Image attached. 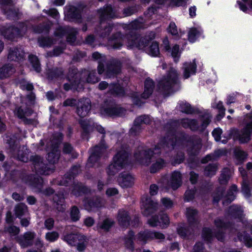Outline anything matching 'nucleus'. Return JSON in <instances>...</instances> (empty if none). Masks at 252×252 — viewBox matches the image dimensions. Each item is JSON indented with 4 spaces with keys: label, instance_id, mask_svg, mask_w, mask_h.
Masks as SVG:
<instances>
[{
    "label": "nucleus",
    "instance_id": "f257e3e1",
    "mask_svg": "<svg viewBox=\"0 0 252 252\" xmlns=\"http://www.w3.org/2000/svg\"><path fill=\"white\" fill-rule=\"evenodd\" d=\"M155 38V33L141 36L136 32H131L127 35V46L130 49L144 50L152 57H158L159 54V44L152 40Z\"/></svg>",
    "mask_w": 252,
    "mask_h": 252
},
{
    "label": "nucleus",
    "instance_id": "f03ea898",
    "mask_svg": "<svg viewBox=\"0 0 252 252\" xmlns=\"http://www.w3.org/2000/svg\"><path fill=\"white\" fill-rule=\"evenodd\" d=\"M130 154L128 151L121 149L113 156L111 163L106 168L109 176H114L120 170L126 168L129 164Z\"/></svg>",
    "mask_w": 252,
    "mask_h": 252
},
{
    "label": "nucleus",
    "instance_id": "7ed1b4c3",
    "mask_svg": "<svg viewBox=\"0 0 252 252\" xmlns=\"http://www.w3.org/2000/svg\"><path fill=\"white\" fill-rule=\"evenodd\" d=\"M179 82V74L177 71L171 67L167 71L158 84V88L165 94H168L173 90V88Z\"/></svg>",
    "mask_w": 252,
    "mask_h": 252
},
{
    "label": "nucleus",
    "instance_id": "20e7f679",
    "mask_svg": "<svg viewBox=\"0 0 252 252\" xmlns=\"http://www.w3.org/2000/svg\"><path fill=\"white\" fill-rule=\"evenodd\" d=\"M39 192L42 193L46 197H49L53 195V202L57 209L60 212L64 211L63 207L65 199L64 194L63 192L58 191L55 193V190L51 187H49L45 189L42 188L39 190Z\"/></svg>",
    "mask_w": 252,
    "mask_h": 252
},
{
    "label": "nucleus",
    "instance_id": "39448f33",
    "mask_svg": "<svg viewBox=\"0 0 252 252\" xmlns=\"http://www.w3.org/2000/svg\"><path fill=\"white\" fill-rule=\"evenodd\" d=\"M157 152L158 151L155 150V148L142 149L135 152L134 153V157L139 164L148 166L151 164L152 158L155 155L160 154H158Z\"/></svg>",
    "mask_w": 252,
    "mask_h": 252
},
{
    "label": "nucleus",
    "instance_id": "423d86ee",
    "mask_svg": "<svg viewBox=\"0 0 252 252\" xmlns=\"http://www.w3.org/2000/svg\"><path fill=\"white\" fill-rule=\"evenodd\" d=\"M82 202L85 209L88 212L95 211L102 207L101 198L98 195L86 196Z\"/></svg>",
    "mask_w": 252,
    "mask_h": 252
},
{
    "label": "nucleus",
    "instance_id": "0eeeda50",
    "mask_svg": "<svg viewBox=\"0 0 252 252\" xmlns=\"http://www.w3.org/2000/svg\"><path fill=\"white\" fill-rule=\"evenodd\" d=\"M158 208V203L154 201L151 197H146L143 200L141 209L144 216L148 217L155 213Z\"/></svg>",
    "mask_w": 252,
    "mask_h": 252
},
{
    "label": "nucleus",
    "instance_id": "6e6552de",
    "mask_svg": "<svg viewBox=\"0 0 252 252\" xmlns=\"http://www.w3.org/2000/svg\"><path fill=\"white\" fill-rule=\"evenodd\" d=\"M132 32H129L126 35L121 32H114L108 38L109 44L114 49L119 50L122 48L124 45V40L126 38L127 39V35ZM127 41L126 42V43Z\"/></svg>",
    "mask_w": 252,
    "mask_h": 252
},
{
    "label": "nucleus",
    "instance_id": "1a4fd4ad",
    "mask_svg": "<svg viewBox=\"0 0 252 252\" xmlns=\"http://www.w3.org/2000/svg\"><path fill=\"white\" fill-rule=\"evenodd\" d=\"M66 18L68 21L77 24H81L83 22L82 9L74 5L69 6L66 14Z\"/></svg>",
    "mask_w": 252,
    "mask_h": 252
},
{
    "label": "nucleus",
    "instance_id": "9d476101",
    "mask_svg": "<svg viewBox=\"0 0 252 252\" xmlns=\"http://www.w3.org/2000/svg\"><path fill=\"white\" fill-rule=\"evenodd\" d=\"M122 63L120 61L115 60L106 65L105 75L106 78L116 77L121 72Z\"/></svg>",
    "mask_w": 252,
    "mask_h": 252
},
{
    "label": "nucleus",
    "instance_id": "9b49d317",
    "mask_svg": "<svg viewBox=\"0 0 252 252\" xmlns=\"http://www.w3.org/2000/svg\"><path fill=\"white\" fill-rule=\"evenodd\" d=\"M175 137L166 135L161 138L158 143L155 145V150L158 151V154H161V148H171L174 149L176 147Z\"/></svg>",
    "mask_w": 252,
    "mask_h": 252
},
{
    "label": "nucleus",
    "instance_id": "f8f14e48",
    "mask_svg": "<svg viewBox=\"0 0 252 252\" xmlns=\"http://www.w3.org/2000/svg\"><path fill=\"white\" fill-rule=\"evenodd\" d=\"M252 126L248 124H246V126L241 129V133H239L237 130L235 133V137L239 141L241 144H245L249 142L252 138Z\"/></svg>",
    "mask_w": 252,
    "mask_h": 252
},
{
    "label": "nucleus",
    "instance_id": "ddd939ff",
    "mask_svg": "<svg viewBox=\"0 0 252 252\" xmlns=\"http://www.w3.org/2000/svg\"><path fill=\"white\" fill-rule=\"evenodd\" d=\"M124 109L116 105H110L106 103L105 106L101 109L102 114L109 117L120 116L124 113Z\"/></svg>",
    "mask_w": 252,
    "mask_h": 252
},
{
    "label": "nucleus",
    "instance_id": "4468645a",
    "mask_svg": "<svg viewBox=\"0 0 252 252\" xmlns=\"http://www.w3.org/2000/svg\"><path fill=\"white\" fill-rule=\"evenodd\" d=\"M97 13L99 15L101 21L112 19L115 16V12L112 6L110 4H106L102 7L97 10Z\"/></svg>",
    "mask_w": 252,
    "mask_h": 252
},
{
    "label": "nucleus",
    "instance_id": "2eb2a0df",
    "mask_svg": "<svg viewBox=\"0 0 252 252\" xmlns=\"http://www.w3.org/2000/svg\"><path fill=\"white\" fill-rule=\"evenodd\" d=\"M35 236L34 232L27 231L23 236L18 237L17 241L22 248H28L32 246Z\"/></svg>",
    "mask_w": 252,
    "mask_h": 252
},
{
    "label": "nucleus",
    "instance_id": "dca6fc26",
    "mask_svg": "<svg viewBox=\"0 0 252 252\" xmlns=\"http://www.w3.org/2000/svg\"><path fill=\"white\" fill-rule=\"evenodd\" d=\"M2 34L8 40H13L21 35L20 29L14 25L4 27L1 31Z\"/></svg>",
    "mask_w": 252,
    "mask_h": 252
},
{
    "label": "nucleus",
    "instance_id": "f3484780",
    "mask_svg": "<svg viewBox=\"0 0 252 252\" xmlns=\"http://www.w3.org/2000/svg\"><path fill=\"white\" fill-rule=\"evenodd\" d=\"M117 220L119 225L126 228L130 225L131 217L128 212L124 209H120L118 211Z\"/></svg>",
    "mask_w": 252,
    "mask_h": 252
},
{
    "label": "nucleus",
    "instance_id": "a211bd4d",
    "mask_svg": "<svg viewBox=\"0 0 252 252\" xmlns=\"http://www.w3.org/2000/svg\"><path fill=\"white\" fill-rule=\"evenodd\" d=\"M117 181L120 186L123 188H130L134 183L133 177L129 173L126 172H122L119 174Z\"/></svg>",
    "mask_w": 252,
    "mask_h": 252
},
{
    "label": "nucleus",
    "instance_id": "6ab92c4d",
    "mask_svg": "<svg viewBox=\"0 0 252 252\" xmlns=\"http://www.w3.org/2000/svg\"><path fill=\"white\" fill-rule=\"evenodd\" d=\"M144 91L141 94V97L146 99L149 98L153 93L155 83L150 77H147L144 82Z\"/></svg>",
    "mask_w": 252,
    "mask_h": 252
},
{
    "label": "nucleus",
    "instance_id": "aec40b11",
    "mask_svg": "<svg viewBox=\"0 0 252 252\" xmlns=\"http://www.w3.org/2000/svg\"><path fill=\"white\" fill-rule=\"evenodd\" d=\"M115 221L110 218H106L102 221L98 222L94 227V230L98 232L103 231L104 232H108L114 226Z\"/></svg>",
    "mask_w": 252,
    "mask_h": 252
},
{
    "label": "nucleus",
    "instance_id": "412c9836",
    "mask_svg": "<svg viewBox=\"0 0 252 252\" xmlns=\"http://www.w3.org/2000/svg\"><path fill=\"white\" fill-rule=\"evenodd\" d=\"M91 107L90 100L87 98L83 102L81 101L78 103L76 112L80 117L84 118L88 115L90 111Z\"/></svg>",
    "mask_w": 252,
    "mask_h": 252
},
{
    "label": "nucleus",
    "instance_id": "4be33fe9",
    "mask_svg": "<svg viewBox=\"0 0 252 252\" xmlns=\"http://www.w3.org/2000/svg\"><path fill=\"white\" fill-rule=\"evenodd\" d=\"M192 142H188L190 146L188 149V152L190 156L195 157L200 153L202 148V143L200 138L195 139L192 136Z\"/></svg>",
    "mask_w": 252,
    "mask_h": 252
},
{
    "label": "nucleus",
    "instance_id": "5701e85b",
    "mask_svg": "<svg viewBox=\"0 0 252 252\" xmlns=\"http://www.w3.org/2000/svg\"><path fill=\"white\" fill-rule=\"evenodd\" d=\"M90 189L81 182L74 183L72 186V193L76 197L81 196L90 192Z\"/></svg>",
    "mask_w": 252,
    "mask_h": 252
},
{
    "label": "nucleus",
    "instance_id": "b1692460",
    "mask_svg": "<svg viewBox=\"0 0 252 252\" xmlns=\"http://www.w3.org/2000/svg\"><path fill=\"white\" fill-rule=\"evenodd\" d=\"M214 223L215 226L219 230H236L234 227V223L232 221H225L223 219L217 218L214 220Z\"/></svg>",
    "mask_w": 252,
    "mask_h": 252
},
{
    "label": "nucleus",
    "instance_id": "393cba45",
    "mask_svg": "<svg viewBox=\"0 0 252 252\" xmlns=\"http://www.w3.org/2000/svg\"><path fill=\"white\" fill-rule=\"evenodd\" d=\"M108 93L115 96H124L126 92L124 88L118 83H113L109 84Z\"/></svg>",
    "mask_w": 252,
    "mask_h": 252
},
{
    "label": "nucleus",
    "instance_id": "a878e982",
    "mask_svg": "<svg viewBox=\"0 0 252 252\" xmlns=\"http://www.w3.org/2000/svg\"><path fill=\"white\" fill-rule=\"evenodd\" d=\"M134 240H136L135 232L133 230L130 229L124 238V245L126 249L133 252L135 249Z\"/></svg>",
    "mask_w": 252,
    "mask_h": 252
},
{
    "label": "nucleus",
    "instance_id": "bb28decb",
    "mask_svg": "<svg viewBox=\"0 0 252 252\" xmlns=\"http://www.w3.org/2000/svg\"><path fill=\"white\" fill-rule=\"evenodd\" d=\"M182 184V174L180 171H174L171 175L169 185L174 190L178 189Z\"/></svg>",
    "mask_w": 252,
    "mask_h": 252
},
{
    "label": "nucleus",
    "instance_id": "cd10ccee",
    "mask_svg": "<svg viewBox=\"0 0 252 252\" xmlns=\"http://www.w3.org/2000/svg\"><path fill=\"white\" fill-rule=\"evenodd\" d=\"M198 211L196 209L188 207L186 209V216L187 221L190 226H194L197 224L198 221L197 216Z\"/></svg>",
    "mask_w": 252,
    "mask_h": 252
},
{
    "label": "nucleus",
    "instance_id": "c85d7f7f",
    "mask_svg": "<svg viewBox=\"0 0 252 252\" xmlns=\"http://www.w3.org/2000/svg\"><path fill=\"white\" fill-rule=\"evenodd\" d=\"M227 214L234 219H238L240 221L243 220V211L239 206L234 205L229 206Z\"/></svg>",
    "mask_w": 252,
    "mask_h": 252
},
{
    "label": "nucleus",
    "instance_id": "c756f323",
    "mask_svg": "<svg viewBox=\"0 0 252 252\" xmlns=\"http://www.w3.org/2000/svg\"><path fill=\"white\" fill-rule=\"evenodd\" d=\"M197 65L195 59L192 63H184V77L185 79L189 78L191 74H195L196 72Z\"/></svg>",
    "mask_w": 252,
    "mask_h": 252
},
{
    "label": "nucleus",
    "instance_id": "7c9ffc66",
    "mask_svg": "<svg viewBox=\"0 0 252 252\" xmlns=\"http://www.w3.org/2000/svg\"><path fill=\"white\" fill-rule=\"evenodd\" d=\"M135 239L137 242L146 244L148 241H152L151 230L145 229L139 231L135 235Z\"/></svg>",
    "mask_w": 252,
    "mask_h": 252
},
{
    "label": "nucleus",
    "instance_id": "2f4dec72",
    "mask_svg": "<svg viewBox=\"0 0 252 252\" xmlns=\"http://www.w3.org/2000/svg\"><path fill=\"white\" fill-rule=\"evenodd\" d=\"M3 13L8 20L17 21L20 19L21 14L18 8L11 7L3 9Z\"/></svg>",
    "mask_w": 252,
    "mask_h": 252
},
{
    "label": "nucleus",
    "instance_id": "473e14b6",
    "mask_svg": "<svg viewBox=\"0 0 252 252\" xmlns=\"http://www.w3.org/2000/svg\"><path fill=\"white\" fill-rule=\"evenodd\" d=\"M238 190L237 186L235 184L232 185L227 191L225 195H224V199L222 201L223 205L230 204L235 199L236 196L234 195V192H237Z\"/></svg>",
    "mask_w": 252,
    "mask_h": 252
},
{
    "label": "nucleus",
    "instance_id": "72a5a7b5",
    "mask_svg": "<svg viewBox=\"0 0 252 252\" xmlns=\"http://www.w3.org/2000/svg\"><path fill=\"white\" fill-rule=\"evenodd\" d=\"M84 235L80 233H69L64 236L63 240L72 246H76L80 240H83Z\"/></svg>",
    "mask_w": 252,
    "mask_h": 252
},
{
    "label": "nucleus",
    "instance_id": "f704fd0d",
    "mask_svg": "<svg viewBox=\"0 0 252 252\" xmlns=\"http://www.w3.org/2000/svg\"><path fill=\"white\" fill-rule=\"evenodd\" d=\"M66 79L79 85L81 82V74L78 73L77 68H70L67 74Z\"/></svg>",
    "mask_w": 252,
    "mask_h": 252
},
{
    "label": "nucleus",
    "instance_id": "c9c22d12",
    "mask_svg": "<svg viewBox=\"0 0 252 252\" xmlns=\"http://www.w3.org/2000/svg\"><path fill=\"white\" fill-rule=\"evenodd\" d=\"M179 105V109L181 112L186 114H193L198 113L199 110L198 109H195L192 107L191 105L187 101H181L178 103Z\"/></svg>",
    "mask_w": 252,
    "mask_h": 252
},
{
    "label": "nucleus",
    "instance_id": "e433bc0d",
    "mask_svg": "<svg viewBox=\"0 0 252 252\" xmlns=\"http://www.w3.org/2000/svg\"><path fill=\"white\" fill-rule=\"evenodd\" d=\"M63 75L64 71L61 67H56L49 69L47 72V78L51 80L62 78Z\"/></svg>",
    "mask_w": 252,
    "mask_h": 252
},
{
    "label": "nucleus",
    "instance_id": "4c0bfd02",
    "mask_svg": "<svg viewBox=\"0 0 252 252\" xmlns=\"http://www.w3.org/2000/svg\"><path fill=\"white\" fill-rule=\"evenodd\" d=\"M238 240L240 242H243L247 248L252 247V238L246 231L238 232L237 233Z\"/></svg>",
    "mask_w": 252,
    "mask_h": 252
},
{
    "label": "nucleus",
    "instance_id": "58836bf2",
    "mask_svg": "<svg viewBox=\"0 0 252 252\" xmlns=\"http://www.w3.org/2000/svg\"><path fill=\"white\" fill-rule=\"evenodd\" d=\"M62 152L64 155H70L71 158L76 159L79 156V154L74 149L72 145L68 142H64L62 149Z\"/></svg>",
    "mask_w": 252,
    "mask_h": 252
},
{
    "label": "nucleus",
    "instance_id": "ea45409f",
    "mask_svg": "<svg viewBox=\"0 0 252 252\" xmlns=\"http://www.w3.org/2000/svg\"><path fill=\"white\" fill-rule=\"evenodd\" d=\"M60 155V151L57 147L53 148L51 152L48 153L46 158L50 164H54L58 162Z\"/></svg>",
    "mask_w": 252,
    "mask_h": 252
},
{
    "label": "nucleus",
    "instance_id": "a19ab883",
    "mask_svg": "<svg viewBox=\"0 0 252 252\" xmlns=\"http://www.w3.org/2000/svg\"><path fill=\"white\" fill-rule=\"evenodd\" d=\"M28 60L33 70L37 73H40L41 71V67L38 57L35 55L30 54L28 56Z\"/></svg>",
    "mask_w": 252,
    "mask_h": 252
},
{
    "label": "nucleus",
    "instance_id": "79ce46f5",
    "mask_svg": "<svg viewBox=\"0 0 252 252\" xmlns=\"http://www.w3.org/2000/svg\"><path fill=\"white\" fill-rule=\"evenodd\" d=\"M166 164L164 159L162 158H158L155 162L153 163L150 167V172L151 173H156L160 170L162 169Z\"/></svg>",
    "mask_w": 252,
    "mask_h": 252
},
{
    "label": "nucleus",
    "instance_id": "37998d69",
    "mask_svg": "<svg viewBox=\"0 0 252 252\" xmlns=\"http://www.w3.org/2000/svg\"><path fill=\"white\" fill-rule=\"evenodd\" d=\"M175 137L176 146L177 145L182 144L184 142H192V136H189L184 132H180L178 135H176Z\"/></svg>",
    "mask_w": 252,
    "mask_h": 252
},
{
    "label": "nucleus",
    "instance_id": "c03bdc74",
    "mask_svg": "<svg viewBox=\"0 0 252 252\" xmlns=\"http://www.w3.org/2000/svg\"><path fill=\"white\" fill-rule=\"evenodd\" d=\"M13 66L9 64H5L0 67V79H3L10 76L12 74Z\"/></svg>",
    "mask_w": 252,
    "mask_h": 252
},
{
    "label": "nucleus",
    "instance_id": "a18cd8bd",
    "mask_svg": "<svg viewBox=\"0 0 252 252\" xmlns=\"http://www.w3.org/2000/svg\"><path fill=\"white\" fill-rule=\"evenodd\" d=\"M151 123V120L148 115H143L137 117L133 121L135 126L142 127V124L149 125Z\"/></svg>",
    "mask_w": 252,
    "mask_h": 252
},
{
    "label": "nucleus",
    "instance_id": "49530a36",
    "mask_svg": "<svg viewBox=\"0 0 252 252\" xmlns=\"http://www.w3.org/2000/svg\"><path fill=\"white\" fill-rule=\"evenodd\" d=\"M202 237L203 239L208 243H211L213 240L214 234L210 227H204L202 230Z\"/></svg>",
    "mask_w": 252,
    "mask_h": 252
},
{
    "label": "nucleus",
    "instance_id": "de8ad7c7",
    "mask_svg": "<svg viewBox=\"0 0 252 252\" xmlns=\"http://www.w3.org/2000/svg\"><path fill=\"white\" fill-rule=\"evenodd\" d=\"M185 156L183 152L179 151L174 155L171 160V164L173 166L180 164L183 162L185 160Z\"/></svg>",
    "mask_w": 252,
    "mask_h": 252
},
{
    "label": "nucleus",
    "instance_id": "09e8293b",
    "mask_svg": "<svg viewBox=\"0 0 252 252\" xmlns=\"http://www.w3.org/2000/svg\"><path fill=\"white\" fill-rule=\"evenodd\" d=\"M225 189L223 188H218L216 192H214L213 195V203H218L221 198H224Z\"/></svg>",
    "mask_w": 252,
    "mask_h": 252
},
{
    "label": "nucleus",
    "instance_id": "8fccbe9b",
    "mask_svg": "<svg viewBox=\"0 0 252 252\" xmlns=\"http://www.w3.org/2000/svg\"><path fill=\"white\" fill-rule=\"evenodd\" d=\"M70 217L72 222L78 221L81 217L80 212L77 206L74 205L71 207Z\"/></svg>",
    "mask_w": 252,
    "mask_h": 252
},
{
    "label": "nucleus",
    "instance_id": "3c124183",
    "mask_svg": "<svg viewBox=\"0 0 252 252\" xmlns=\"http://www.w3.org/2000/svg\"><path fill=\"white\" fill-rule=\"evenodd\" d=\"M218 169V165L214 163H209L204 169V174L208 177L214 176Z\"/></svg>",
    "mask_w": 252,
    "mask_h": 252
},
{
    "label": "nucleus",
    "instance_id": "603ef678",
    "mask_svg": "<svg viewBox=\"0 0 252 252\" xmlns=\"http://www.w3.org/2000/svg\"><path fill=\"white\" fill-rule=\"evenodd\" d=\"M200 36V32L196 28H192L189 31L188 40L191 43H194Z\"/></svg>",
    "mask_w": 252,
    "mask_h": 252
},
{
    "label": "nucleus",
    "instance_id": "864d4df0",
    "mask_svg": "<svg viewBox=\"0 0 252 252\" xmlns=\"http://www.w3.org/2000/svg\"><path fill=\"white\" fill-rule=\"evenodd\" d=\"M30 182L33 188L38 189V192L43 187V181L40 177H33L31 179Z\"/></svg>",
    "mask_w": 252,
    "mask_h": 252
},
{
    "label": "nucleus",
    "instance_id": "5fc2aeb1",
    "mask_svg": "<svg viewBox=\"0 0 252 252\" xmlns=\"http://www.w3.org/2000/svg\"><path fill=\"white\" fill-rule=\"evenodd\" d=\"M196 192V189L194 187L191 189H187L184 194V200L185 202H189L193 200Z\"/></svg>",
    "mask_w": 252,
    "mask_h": 252
},
{
    "label": "nucleus",
    "instance_id": "6e6d98bb",
    "mask_svg": "<svg viewBox=\"0 0 252 252\" xmlns=\"http://www.w3.org/2000/svg\"><path fill=\"white\" fill-rule=\"evenodd\" d=\"M27 210V207L23 204L17 205L15 208V214L16 217L20 219L24 216Z\"/></svg>",
    "mask_w": 252,
    "mask_h": 252
},
{
    "label": "nucleus",
    "instance_id": "4d7b16f0",
    "mask_svg": "<svg viewBox=\"0 0 252 252\" xmlns=\"http://www.w3.org/2000/svg\"><path fill=\"white\" fill-rule=\"evenodd\" d=\"M38 43L40 47H49L53 44V40L49 36L41 37L38 38Z\"/></svg>",
    "mask_w": 252,
    "mask_h": 252
},
{
    "label": "nucleus",
    "instance_id": "13d9d810",
    "mask_svg": "<svg viewBox=\"0 0 252 252\" xmlns=\"http://www.w3.org/2000/svg\"><path fill=\"white\" fill-rule=\"evenodd\" d=\"M114 26L113 24H108L104 27L100 32V36L103 38H108L111 33Z\"/></svg>",
    "mask_w": 252,
    "mask_h": 252
},
{
    "label": "nucleus",
    "instance_id": "bf43d9fd",
    "mask_svg": "<svg viewBox=\"0 0 252 252\" xmlns=\"http://www.w3.org/2000/svg\"><path fill=\"white\" fill-rule=\"evenodd\" d=\"M100 79V78L97 76L96 70H93L89 72L86 81L88 83L95 84L98 82Z\"/></svg>",
    "mask_w": 252,
    "mask_h": 252
},
{
    "label": "nucleus",
    "instance_id": "052dcab7",
    "mask_svg": "<svg viewBox=\"0 0 252 252\" xmlns=\"http://www.w3.org/2000/svg\"><path fill=\"white\" fill-rule=\"evenodd\" d=\"M106 149V146L105 144H100L98 145H95L93 149L92 154L94 156L101 158L102 150Z\"/></svg>",
    "mask_w": 252,
    "mask_h": 252
},
{
    "label": "nucleus",
    "instance_id": "680f3d73",
    "mask_svg": "<svg viewBox=\"0 0 252 252\" xmlns=\"http://www.w3.org/2000/svg\"><path fill=\"white\" fill-rule=\"evenodd\" d=\"M235 158L239 161H243L248 157V154L245 151L237 149L234 151Z\"/></svg>",
    "mask_w": 252,
    "mask_h": 252
},
{
    "label": "nucleus",
    "instance_id": "e2e57ef3",
    "mask_svg": "<svg viewBox=\"0 0 252 252\" xmlns=\"http://www.w3.org/2000/svg\"><path fill=\"white\" fill-rule=\"evenodd\" d=\"M178 235L183 238H186L190 234V229L187 226H180L177 230Z\"/></svg>",
    "mask_w": 252,
    "mask_h": 252
},
{
    "label": "nucleus",
    "instance_id": "0e129e2a",
    "mask_svg": "<svg viewBox=\"0 0 252 252\" xmlns=\"http://www.w3.org/2000/svg\"><path fill=\"white\" fill-rule=\"evenodd\" d=\"M65 47H62L60 46H55L52 51H50L48 53V55L49 57H58L63 53Z\"/></svg>",
    "mask_w": 252,
    "mask_h": 252
},
{
    "label": "nucleus",
    "instance_id": "69168bd1",
    "mask_svg": "<svg viewBox=\"0 0 252 252\" xmlns=\"http://www.w3.org/2000/svg\"><path fill=\"white\" fill-rule=\"evenodd\" d=\"M80 126L82 129V137H88L90 135V125L85 122L82 121L80 123Z\"/></svg>",
    "mask_w": 252,
    "mask_h": 252
},
{
    "label": "nucleus",
    "instance_id": "338daca9",
    "mask_svg": "<svg viewBox=\"0 0 252 252\" xmlns=\"http://www.w3.org/2000/svg\"><path fill=\"white\" fill-rule=\"evenodd\" d=\"M159 216V224L162 223L163 227H167L169 224V218L167 214L160 213Z\"/></svg>",
    "mask_w": 252,
    "mask_h": 252
},
{
    "label": "nucleus",
    "instance_id": "774afa93",
    "mask_svg": "<svg viewBox=\"0 0 252 252\" xmlns=\"http://www.w3.org/2000/svg\"><path fill=\"white\" fill-rule=\"evenodd\" d=\"M219 156L220 154L219 153H217V155L212 153L208 154L206 156L202 158V159H201V162L203 164L207 163L210 161L216 160L217 158Z\"/></svg>",
    "mask_w": 252,
    "mask_h": 252
}]
</instances>
